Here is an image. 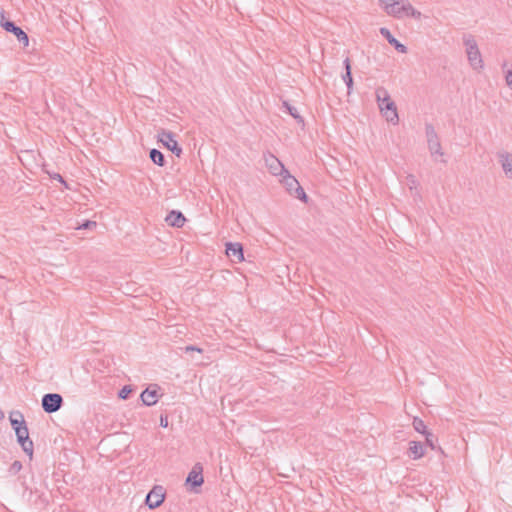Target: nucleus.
Masks as SVG:
<instances>
[{"mask_svg":"<svg viewBox=\"0 0 512 512\" xmlns=\"http://www.w3.org/2000/svg\"><path fill=\"white\" fill-rule=\"evenodd\" d=\"M15 434H16V436L29 435L27 425L25 424V425H22V427H18V429H16V431H15Z\"/></svg>","mask_w":512,"mask_h":512,"instance_id":"obj_29","label":"nucleus"},{"mask_svg":"<svg viewBox=\"0 0 512 512\" xmlns=\"http://www.w3.org/2000/svg\"><path fill=\"white\" fill-rule=\"evenodd\" d=\"M158 385H150L148 388H146L140 395L141 400L144 405L146 406H153L158 401Z\"/></svg>","mask_w":512,"mask_h":512,"instance_id":"obj_12","label":"nucleus"},{"mask_svg":"<svg viewBox=\"0 0 512 512\" xmlns=\"http://www.w3.org/2000/svg\"><path fill=\"white\" fill-rule=\"evenodd\" d=\"M375 97L383 117H385L388 122L397 124L399 121L397 107L395 102L391 99L387 89L384 87H378L375 91Z\"/></svg>","mask_w":512,"mask_h":512,"instance_id":"obj_2","label":"nucleus"},{"mask_svg":"<svg viewBox=\"0 0 512 512\" xmlns=\"http://www.w3.org/2000/svg\"><path fill=\"white\" fill-rule=\"evenodd\" d=\"M165 222L171 227L181 228L184 226L186 218L181 211L172 210L166 216Z\"/></svg>","mask_w":512,"mask_h":512,"instance_id":"obj_13","label":"nucleus"},{"mask_svg":"<svg viewBox=\"0 0 512 512\" xmlns=\"http://www.w3.org/2000/svg\"><path fill=\"white\" fill-rule=\"evenodd\" d=\"M380 34L388 41V43L393 46L398 52L406 53L407 47L400 43L390 32V30L386 27L380 28Z\"/></svg>","mask_w":512,"mask_h":512,"instance_id":"obj_14","label":"nucleus"},{"mask_svg":"<svg viewBox=\"0 0 512 512\" xmlns=\"http://www.w3.org/2000/svg\"><path fill=\"white\" fill-rule=\"evenodd\" d=\"M283 105L285 106V108L288 111V113L294 119H296L299 123H303L304 122L303 118L299 115L297 109L294 106L290 105L287 101H284Z\"/></svg>","mask_w":512,"mask_h":512,"instance_id":"obj_23","label":"nucleus"},{"mask_svg":"<svg viewBox=\"0 0 512 512\" xmlns=\"http://www.w3.org/2000/svg\"><path fill=\"white\" fill-rule=\"evenodd\" d=\"M22 467H23V466H22V463H21L20 461H18V460H15V461L11 464V466H10V468H9V472H10L11 474L15 475V474H17L18 472H20V470L22 469Z\"/></svg>","mask_w":512,"mask_h":512,"instance_id":"obj_27","label":"nucleus"},{"mask_svg":"<svg viewBox=\"0 0 512 512\" xmlns=\"http://www.w3.org/2000/svg\"><path fill=\"white\" fill-rule=\"evenodd\" d=\"M54 178L58 179L62 183H65L64 179L62 178V176L60 174H56Z\"/></svg>","mask_w":512,"mask_h":512,"instance_id":"obj_33","label":"nucleus"},{"mask_svg":"<svg viewBox=\"0 0 512 512\" xmlns=\"http://www.w3.org/2000/svg\"><path fill=\"white\" fill-rule=\"evenodd\" d=\"M133 392V388L131 385H125L123 386L119 392H118V397L120 399H123V400H126L129 398L130 394Z\"/></svg>","mask_w":512,"mask_h":512,"instance_id":"obj_24","label":"nucleus"},{"mask_svg":"<svg viewBox=\"0 0 512 512\" xmlns=\"http://www.w3.org/2000/svg\"><path fill=\"white\" fill-rule=\"evenodd\" d=\"M425 132L427 137L428 149L431 155H440L443 156L444 153L442 151L441 143L439 137L434 129L432 124L427 123L425 125Z\"/></svg>","mask_w":512,"mask_h":512,"instance_id":"obj_5","label":"nucleus"},{"mask_svg":"<svg viewBox=\"0 0 512 512\" xmlns=\"http://www.w3.org/2000/svg\"><path fill=\"white\" fill-rule=\"evenodd\" d=\"M425 436V443L428 445L431 449H436L435 442L437 441V438L434 436L432 432H427L424 434Z\"/></svg>","mask_w":512,"mask_h":512,"instance_id":"obj_26","label":"nucleus"},{"mask_svg":"<svg viewBox=\"0 0 512 512\" xmlns=\"http://www.w3.org/2000/svg\"><path fill=\"white\" fill-rule=\"evenodd\" d=\"M149 157L154 164L160 167H163L166 163L164 154L158 149H151Z\"/></svg>","mask_w":512,"mask_h":512,"instance_id":"obj_21","label":"nucleus"},{"mask_svg":"<svg viewBox=\"0 0 512 512\" xmlns=\"http://www.w3.org/2000/svg\"><path fill=\"white\" fill-rule=\"evenodd\" d=\"M164 501V492L161 486H155L146 496L145 503L150 509L159 507Z\"/></svg>","mask_w":512,"mask_h":512,"instance_id":"obj_9","label":"nucleus"},{"mask_svg":"<svg viewBox=\"0 0 512 512\" xmlns=\"http://www.w3.org/2000/svg\"><path fill=\"white\" fill-rule=\"evenodd\" d=\"M498 156L503 171L509 178L512 179V154L509 152H500Z\"/></svg>","mask_w":512,"mask_h":512,"instance_id":"obj_15","label":"nucleus"},{"mask_svg":"<svg viewBox=\"0 0 512 512\" xmlns=\"http://www.w3.org/2000/svg\"><path fill=\"white\" fill-rule=\"evenodd\" d=\"M225 246L226 255L232 261L241 262L244 260V250L243 245L241 243L227 242Z\"/></svg>","mask_w":512,"mask_h":512,"instance_id":"obj_11","label":"nucleus"},{"mask_svg":"<svg viewBox=\"0 0 512 512\" xmlns=\"http://www.w3.org/2000/svg\"><path fill=\"white\" fill-rule=\"evenodd\" d=\"M407 184L409 185L410 189L416 188L418 182L414 175H408L407 176Z\"/></svg>","mask_w":512,"mask_h":512,"instance_id":"obj_30","label":"nucleus"},{"mask_svg":"<svg viewBox=\"0 0 512 512\" xmlns=\"http://www.w3.org/2000/svg\"><path fill=\"white\" fill-rule=\"evenodd\" d=\"M466 47L467 58L473 69H482L483 60L476 40L472 35H465L463 38Z\"/></svg>","mask_w":512,"mask_h":512,"instance_id":"obj_3","label":"nucleus"},{"mask_svg":"<svg viewBox=\"0 0 512 512\" xmlns=\"http://www.w3.org/2000/svg\"><path fill=\"white\" fill-rule=\"evenodd\" d=\"M160 426L163 427V428H166L168 426V419L167 417H163L161 416L160 417Z\"/></svg>","mask_w":512,"mask_h":512,"instance_id":"obj_32","label":"nucleus"},{"mask_svg":"<svg viewBox=\"0 0 512 512\" xmlns=\"http://www.w3.org/2000/svg\"><path fill=\"white\" fill-rule=\"evenodd\" d=\"M184 350H185V352H187V353H188V352H191V351H197V352L201 353V352L203 351L201 348H199V347H197V346H193V345L186 346V347L184 348Z\"/></svg>","mask_w":512,"mask_h":512,"instance_id":"obj_31","label":"nucleus"},{"mask_svg":"<svg viewBox=\"0 0 512 512\" xmlns=\"http://www.w3.org/2000/svg\"><path fill=\"white\" fill-rule=\"evenodd\" d=\"M388 15L396 18L412 17L420 19L422 14L408 0H379Z\"/></svg>","mask_w":512,"mask_h":512,"instance_id":"obj_1","label":"nucleus"},{"mask_svg":"<svg viewBox=\"0 0 512 512\" xmlns=\"http://www.w3.org/2000/svg\"><path fill=\"white\" fill-rule=\"evenodd\" d=\"M409 456L413 459H419L424 455V449L421 442L411 441L409 443Z\"/></svg>","mask_w":512,"mask_h":512,"instance_id":"obj_20","label":"nucleus"},{"mask_svg":"<svg viewBox=\"0 0 512 512\" xmlns=\"http://www.w3.org/2000/svg\"><path fill=\"white\" fill-rule=\"evenodd\" d=\"M343 64H344V68H345V73L342 75V79L347 86L348 94H350L352 87H353V77H352V72H351L350 59L347 57L344 60Z\"/></svg>","mask_w":512,"mask_h":512,"instance_id":"obj_16","label":"nucleus"},{"mask_svg":"<svg viewBox=\"0 0 512 512\" xmlns=\"http://www.w3.org/2000/svg\"><path fill=\"white\" fill-rule=\"evenodd\" d=\"M41 405L46 413H55L63 406V397L58 393H47L42 397Z\"/></svg>","mask_w":512,"mask_h":512,"instance_id":"obj_6","label":"nucleus"},{"mask_svg":"<svg viewBox=\"0 0 512 512\" xmlns=\"http://www.w3.org/2000/svg\"><path fill=\"white\" fill-rule=\"evenodd\" d=\"M282 182L290 195H293V191H295L297 186L300 185L298 180L294 176L290 175L288 171L285 173Z\"/></svg>","mask_w":512,"mask_h":512,"instance_id":"obj_18","label":"nucleus"},{"mask_svg":"<svg viewBox=\"0 0 512 512\" xmlns=\"http://www.w3.org/2000/svg\"><path fill=\"white\" fill-rule=\"evenodd\" d=\"M174 137V133L164 129L161 130V132L158 134V139L164 145V147L174 153L177 157H180L182 154V148L179 146Z\"/></svg>","mask_w":512,"mask_h":512,"instance_id":"obj_7","label":"nucleus"},{"mask_svg":"<svg viewBox=\"0 0 512 512\" xmlns=\"http://www.w3.org/2000/svg\"><path fill=\"white\" fill-rule=\"evenodd\" d=\"M293 196L301 201H303L304 203H307L308 201V197L304 191V189L301 187V185H298L296 190L293 191Z\"/></svg>","mask_w":512,"mask_h":512,"instance_id":"obj_25","label":"nucleus"},{"mask_svg":"<svg viewBox=\"0 0 512 512\" xmlns=\"http://www.w3.org/2000/svg\"><path fill=\"white\" fill-rule=\"evenodd\" d=\"M264 160L270 173L273 175H283L287 172L284 165L271 153L264 154Z\"/></svg>","mask_w":512,"mask_h":512,"instance_id":"obj_10","label":"nucleus"},{"mask_svg":"<svg viewBox=\"0 0 512 512\" xmlns=\"http://www.w3.org/2000/svg\"><path fill=\"white\" fill-rule=\"evenodd\" d=\"M5 415L2 409L0 408V420L4 419Z\"/></svg>","mask_w":512,"mask_h":512,"instance_id":"obj_34","label":"nucleus"},{"mask_svg":"<svg viewBox=\"0 0 512 512\" xmlns=\"http://www.w3.org/2000/svg\"><path fill=\"white\" fill-rule=\"evenodd\" d=\"M203 483V467L200 463H196L188 473L186 485L190 486L191 490L196 491Z\"/></svg>","mask_w":512,"mask_h":512,"instance_id":"obj_8","label":"nucleus"},{"mask_svg":"<svg viewBox=\"0 0 512 512\" xmlns=\"http://www.w3.org/2000/svg\"><path fill=\"white\" fill-rule=\"evenodd\" d=\"M9 420L14 431H16L18 427H22V425L26 424L24 416L20 411H11Z\"/></svg>","mask_w":512,"mask_h":512,"instance_id":"obj_19","label":"nucleus"},{"mask_svg":"<svg viewBox=\"0 0 512 512\" xmlns=\"http://www.w3.org/2000/svg\"><path fill=\"white\" fill-rule=\"evenodd\" d=\"M413 427L414 429L418 432V433H421V434H426L427 432H429V430L427 429L424 421L418 417H414L413 419Z\"/></svg>","mask_w":512,"mask_h":512,"instance_id":"obj_22","label":"nucleus"},{"mask_svg":"<svg viewBox=\"0 0 512 512\" xmlns=\"http://www.w3.org/2000/svg\"><path fill=\"white\" fill-rule=\"evenodd\" d=\"M17 441L20 444L23 451L31 458L33 455V442L29 438V435L16 436Z\"/></svg>","mask_w":512,"mask_h":512,"instance_id":"obj_17","label":"nucleus"},{"mask_svg":"<svg viewBox=\"0 0 512 512\" xmlns=\"http://www.w3.org/2000/svg\"><path fill=\"white\" fill-rule=\"evenodd\" d=\"M96 225L97 224L95 221L86 220L82 225L79 226V229L88 230L96 227Z\"/></svg>","mask_w":512,"mask_h":512,"instance_id":"obj_28","label":"nucleus"},{"mask_svg":"<svg viewBox=\"0 0 512 512\" xmlns=\"http://www.w3.org/2000/svg\"><path fill=\"white\" fill-rule=\"evenodd\" d=\"M0 25L5 31L14 34L17 40L22 43L24 47L28 46L29 37L27 33L13 21L6 19L3 11L1 12Z\"/></svg>","mask_w":512,"mask_h":512,"instance_id":"obj_4","label":"nucleus"}]
</instances>
